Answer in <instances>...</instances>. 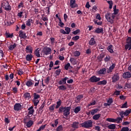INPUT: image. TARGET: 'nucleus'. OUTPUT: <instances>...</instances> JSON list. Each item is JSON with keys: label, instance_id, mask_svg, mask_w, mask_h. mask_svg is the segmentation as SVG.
<instances>
[{"label": "nucleus", "instance_id": "obj_1", "mask_svg": "<svg viewBox=\"0 0 131 131\" xmlns=\"http://www.w3.org/2000/svg\"><path fill=\"white\" fill-rule=\"evenodd\" d=\"M70 110L71 107L70 106H60L58 110V113H63L65 117H68L70 114Z\"/></svg>", "mask_w": 131, "mask_h": 131}, {"label": "nucleus", "instance_id": "obj_2", "mask_svg": "<svg viewBox=\"0 0 131 131\" xmlns=\"http://www.w3.org/2000/svg\"><path fill=\"white\" fill-rule=\"evenodd\" d=\"M2 7L5 9V11H11L12 7L9 4V1L3 0L2 2Z\"/></svg>", "mask_w": 131, "mask_h": 131}, {"label": "nucleus", "instance_id": "obj_3", "mask_svg": "<svg viewBox=\"0 0 131 131\" xmlns=\"http://www.w3.org/2000/svg\"><path fill=\"white\" fill-rule=\"evenodd\" d=\"M81 125L82 127H84V128H91V127H93V121L89 120L82 123Z\"/></svg>", "mask_w": 131, "mask_h": 131}, {"label": "nucleus", "instance_id": "obj_4", "mask_svg": "<svg viewBox=\"0 0 131 131\" xmlns=\"http://www.w3.org/2000/svg\"><path fill=\"white\" fill-rule=\"evenodd\" d=\"M126 43L127 44L125 45V49L130 51L131 50V37H127Z\"/></svg>", "mask_w": 131, "mask_h": 131}, {"label": "nucleus", "instance_id": "obj_5", "mask_svg": "<svg viewBox=\"0 0 131 131\" xmlns=\"http://www.w3.org/2000/svg\"><path fill=\"white\" fill-rule=\"evenodd\" d=\"M101 80V78L97 77V76L94 75L92 76L90 79L89 81L90 82H92L93 83H95L96 82H99Z\"/></svg>", "mask_w": 131, "mask_h": 131}, {"label": "nucleus", "instance_id": "obj_6", "mask_svg": "<svg viewBox=\"0 0 131 131\" xmlns=\"http://www.w3.org/2000/svg\"><path fill=\"white\" fill-rule=\"evenodd\" d=\"M120 119V117H119L116 119L108 118L106 119V121H108L109 122H114L115 123H120L121 122H119Z\"/></svg>", "mask_w": 131, "mask_h": 131}, {"label": "nucleus", "instance_id": "obj_7", "mask_svg": "<svg viewBox=\"0 0 131 131\" xmlns=\"http://www.w3.org/2000/svg\"><path fill=\"white\" fill-rule=\"evenodd\" d=\"M112 82L115 83L116 81L119 80V74L116 73L114 74V76L112 77Z\"/></svg>", "mask_w": 131, "mask_h": 131}, {"label": "nucleus", "instance_id": "obj_8", "mask_svg": "<svg viewBox=\"0 0 131 131\" xmlns=\"http://www.w3.org/2000/svg\"><path fill=\"white\" fill-rule=\"evenodd\" d=\"M43 50L46 56L48 55H50V54H52V49H51L50 48L45 47L44 48Z\"/></svg>", "mask_w": 131, "mask_h": 131}, {"label": "nucleus", "instance_id": "obj_9", "mask_svg": "<svg viewBox=\"0 0 131 131\" xmlns=\"http://www.w3.org/2000/svg\"><path fill=\"white\" fill-rule=\"evenodd\" d=\"M69 79V78H68L67 77H65L63 78H61V80L59 81L58 84H59V85L66 84V81H67V79Z\"/></svg>", "mask_w": 131, "mask_h": 131}, {"label": "nucleus", "instance_id": "obj_10", "mask_svg": "<svg viewBox=\"0 0 131 131\" xmlns=\"http://www.w3.org/2000/svg\"><path fill=\"white\" fill-rule=\"evenodd\" d=\"M14 109L15 111H19L22 109V105L20 103H15L14 105Z\"/></svg>", "mask_w": 131, "mask_h": 131}, {"label": "nucleus", "instance_id": "obj_11", "mask_svg": "<svg viewBox=\"0 0 131 131\" xmlns=\"http://www.w3.org/2000/svg\"><path fill=\"white\" fill-rule=\"evenodd\" d=\"M34 84V81L31 79H30L26 82V85L28 86V88H31L32 85Z\"/></svg>", "mask_w": 131, "mask_h": 131}, {"label": "nucleus", "instance_id": "obj_12", "mask_svg": "<svg viewBox=\"0 0 131 131\" xmlns=\"http://www.w3.org/2000/svg\"><path fill=\"white\" fill-rule=\"evenodd\" d=\"M32 47L31 46H27L26 48V51L27 54H32Z\"/></svg>", "mask_w": 131, "mask_h": 131}, {"label": "nucleus", "instance_id": "obj_13", "mask_svg": "<svg viewBox=\"0 0 131 131\" xmlns=\"http://www.w3.org/2000/svg\"><path fill=\"white\" fill-rule=\"evenodd\" d=\"M70 7L72 9L74 8H77V4L75 3V0H71L70 1Z\"/></svg>", "mask_w": 131, "mask_h": 131}, {"label": "nucleus", "instance_id": "obj_14", "mask_svg": "<svg viewBox=\"0 0 131 131\" xmlns=\"http://www.w3.org/2000/svg\"><path fill=\"white\" fill-rule=\"evenodd\" d=\"M131 77V74L129 72H127L126 73H124L123 74V77L126 79V78H129Z\"/></svg>", "mask_w": 131, "mask_h": 131}, {"label": "nucleus", "instance_id": "obj_15", "mask_svg": "<svg viewBox=\"0 0 131 131\" xmlns=\"http://www.w3.org/2000/svg\"><path fill=\"white\" fill-rule=\"evenodd\" d=\"M30 117H31V116L28 115L24 118V123H25V124H26V122H28V121L31 120V118Z\"/></svg>", "mask_w": 131, "mask_h": 131}, {"label": "nucleus", "instance_id": "obj_16", "mask_svg": "<svg viewBox=\"0 0 131 131\" xmlns=\"http://www.w3.org/2000/svg\"><path fill=\"white\" fill-rule=\"evenodd\" d=\"M73 128H78L79 127V122H74L72 124Z\"/></svg>", "mask_w": 131, "mask_h": 131}, {"label": "nucleus", "instance_id": "obj_17", "mask_svg": "<svg viewBox=\"0 0 131 131\" xmlns=\"http://www.w3.org/2000/svg\"><path fill=\"white\" fill-rule=\"evenodd\" d=\"M105 18L108 22H111L112 21V19H111V14L110 13H107L105 14Z\"/></svg>", "mask_w": 131, "mask_h": 131}, {"label": "nucleus", "instance_id": "obj_18", "mask_svg": "<svg viewBox=\"0 0 131 131\" xmlns=\"http://www.w3.org/2000/svg\"><path fill=\"white\" fill-rule=\"evenodd\" d=\"M26 124L27 127H31V126H32V125H33V121L31 120L28 121V122H26Z\"/></svg>", "mask_w": 131, "mask_h": 131}, {"label": "nucleus", "instance_id": "obj_19", "mask_svg": "<svg viewBox=\"0 0 131 131\" xmlns=\"http://www.w3.org/2000/svg\"><path fill=\"white\" fill-rule=\"evenodd\" d=\"M28 110L29 111V113L28 115H32L33 113L34 112V110H33V106L30 107Z\"/></svg>", "mask_w": 131, "mask_h": 131}, {"label": "nucleus", "instance_id": "obj_20", "mask_svg": "<svg viewBox=\"0 0 131 131\" xmlns=\"http://www.w3.org/2000/svg\"><path fill=\"white\" fill-rule=\"evenodd\" d=\"M100 117H101V114H96L94 115L92 118L94 119V120H99L100 119Z\"/></svg>", "mask_w": 131, "mask_h": 131}, {"label": "nucleus", "instance_id": "obj_21", "mask_svg": "<svg viewBox=\"0 0 131 131\" xmlns=\"http://www.w3.org/2000/svg\"><path fill=\"white\" fill-rule=\"evenodd\" d=\"M32 58H33L32 54H27L26 57V60L27 61H31L32 60Z\"/></svg>", "mask_w": 131, "mask_h": 131}, {"label": "nucleus", "instance_id": "obj_22", "mask_svg": "<svg viewBox=\"0 0 131 131\" xmlns=\"http://www.w3.org/2000/svg\"><path fill=\"white\" fill-rule=\"evenodd\" d=\"M33 19L32 18H29L28 19V20L26 21V25L27 26L30 27L31 26V23H33Z\"/></svg>", "mask_w": 131, "mask_h": 131}, {"label": "nucleus", "instance_id": "obj_23", "mask_svg": "<svg viewBox=\"0 0 131 131\" xmlns=\"http://www.w3.org/2000/svg\"><path fill=\"white\" fill-rule=\"evenodd\" d=\"M113 47V45H110L109 46L107 47V51L111 53V54H113L114 53V51H113V49H112V48Z\"/></svg>", "mask_w": 131, "mask_h": 131}, {"label": "nucleus", "instance_id": "obj_24", "mask_svg": "<svg viewBox=\"0 0 131 131\" xmlns=\"http://www.w3.org/2000/svg\"><path fill=\"white\" fill-rule=\"evenodd\" d=\"M106 68H104L98 71V73L99 74H106Z\"/></svg>", "mask_w": 131, "mask_h": 131}, {"label": "nucleus", "instance_id": "obj_25", "mask_svg": "<svg viewBox=\"0 0 131 131\" xmlns=\"http://www.w3.org/2000/svg\"><path fill=\"white\" fill-rule=\"evenodd\" d=\"M97 84L98 85H105V84H107V81L106 80H103L102 81H99V82H98Z\"/></svg>", "mask_w": 131, "mask_h": 131}, {"label": "nucleus", "instance_id": "obj_26", "mask_svg": "<svg viewBox=\"0 0 131 131\" xmlns=\"http://www.w3.org/2000/svg\"><path fill=\"white\" fill-rule=\"evenodd\" d=\"M107 128L109 129H115L116 128V124H112L107 126Z\"/></svg>", "mask_w": 131, "mask_h": 131}, {"label": "nucleus", "instance_id": "obj_27", "mask_svg": "<svg viewBox=\"0 0 131 131\" xmlns=\"http://www.w3.org/2000/svg\"><path fill=\"white\" fill-rule=\"evenodd\" d=\"M131 113V108H128L126 110L125 112H124V116H128Z\"/></svg>", "mask_w": 131, "mask_h": 131}, {"label": "nucleus", "instance_id": "obj_28", "mask_svg": "<svg viewBox=\"0 0 131 131\" xmlns=\"http://www.w3.org/2000/svg\"><path fill=\"white\" fill-rule=\"evenodd\" d=\"M100 110L99 108H95L91 111V115H94V114H96V113H98Z\"/></svg>", "mask_w": 131, "mask_h": 131}, {"label": "nucleus", "instance_id": "obj_29", "mask_svg": "<svg viewBox=\"0 0 131 131\" xmlns=\"http://www.w3.org/2000/svg\"><path fill=\"white\" fill-rule=\"evenodd\" d=\"M16 47H17V44H16V43H14L13 45H10L8 47V49L10 51H13V50H14Z\"/></svg>", "mask_w": 131, "mask_h": 131}, {"label": "nucleus", "instance_id": "obj_30", "mask_svg": "<svg viewBox=\"0 0 131 131\" xmlns=\"http://www.w3.org/2000/svg\"><path fill=\"white\" fill-rule=\"evenodd\" d=\"M119 115L121 116V117H120V119L119 120V122H121V121H122V119L123 118V117H124V111H122L121 112H120Z\"/></svg>", "mask_w": 131, "mask_h": 131}, {"label": "nucleus", "instance_id": "obj_31", "mask_svg": "<svg viewBox=\"0 0 131 131\" xmlns=\"http://www.w3.org/2000/svg\"><path fill=\"white\" fill-rule=\"evenodd\" d=\"M82 98H83V95L82 94H80L77 96L76 97V99L77 100V103H79V102H80V100H81V99H82Z\"/></svg>", "mask_w": 131, "mask_h": 131}, {"label": "nucleus", "instance_id": "obj_32", "mask_svg": "<svg viewBox=\"0 0 131 131\" xmlns=\"http://www.w3.org/2000/svg\"><path fill=\"white\" fill-rule=\"evenodd\" d=\"M96 43V41L95 40L94 38H91L90 41H89V45L90 46H94Z\"/></svg>", "mask_w": 131, "mask_h": 131}, {"label": "nucleus", "instance_id": "obj_33", "mask_svg": "<svg viewBox=\"0 0 131 131\" xmlns=\"http://www.w3.org/2000/svg\"><path fill=\"white\" fill-rule=\"evenodd\" d=\"M70 62L72 65H76L77 64V61L75 60V59L73 58H71L70 59Z\"/></svg>", "mask_w": 131, "mask_h": 131}, {"label": "nucleus", "instance_id": "obj_34", "mask_svg": "<svg viewBox=\"0 0 131 131\" xmlns=\"http://www.w3.org/2000/svg\"><path fill=\"white\" fill-rule=\"evenodd\" d=\"M61 104H62V100H61L60 99H58V101L56 102V106L55 107L56 109H58V108H59Z\"/></svg>", "mask_w": 131, "mask_h": 131}, {"label": "nucleus", "instance_id": "obj_35", "mask_svg": "<svg viewBox=\"0 0 131 131\" xmlns=\"http://www.w3.org/2000/svg\"><path fill=\"white\" fill-rule=\"evenodd\" d=\"M34 54H35V56L36 57H37V58H40V53L39 50H38V49H36L35 51Z\"/></svg>", "mask_w": 131, "mask_h": 131}, {"label": "nucleus", "instance_id": "obj_36", "mask_svg": "<svg viewBox=\"0 0 131 131\" xmlns=\"http://www.w3.org/2000/svg\"><path fill=\"white\" fill-rule=\"evenodd\" d=\"M81 110V108H80V106H77L75 107V108L74 110V113H76V114H77L79 111Z\"/></svg>", "mask_w": 131, "mask_h": 131}, {"label": "nucleus", "instance_id": "obj_37", "mask_svg": "<svg viewBox=\"0 0 131 131\" xmlns=\"http://www.w3.org/2000/svg\"><path fill=\"white\" fill-rule=\"evenodd\" d=\"M24 96L25 99H30V98H31V97H30V93L28 92L25 93V94H24Z\"/></svg>", "mask_w": 131, "mask_h": 131}, {"label": "nucleus", "instance_id": "obj_38", "mask_svg": "<svg viewBox=\"0 0 131 131\" xmlns=\"http://www.w3.org/2000/svg\"><path fill=\"white\" fill-rule=\"evenodd\" d=\"M96 33H103V28L100 29V28H96L95 30Z\"/></svg>", "mask_w": 131, "mask_h": 131}, {"label": "nucleus", "instance_id": "obj_39", "mask_svg": "<svg viewBox=\"0 0 131 131\" xmlns=\"http://www.w3.org/2000/svg\"><path fill=\"white\" fill-rule=\"evenodd\" d=\"M17 8L18 9H21V8H24V2L21 1V2H20L17 6Z\"/></svg>", "mask_w": 131, "mask_h": 131}, {"label": "nucleus", "instance_id": "obj_40", "mask_svg": "<svg viewBox=\"0 0 131 131\" xmlns=\"http://www.w3.org/2000/svg\"><path fill=\"white\" fill-rule=\"evenodd\" d=\"M58 88L61 91H66V90H67L66 86H65L64 85H61L60 86H59Z\"/></svg>", "mask_w": 131, "mask_h": 131}, {"label": "nucleus", "instance_id": "obj_41", "mask_svg": "<svg viewBox=\"0 0 131 131\" xmlns=\"http://www.w3.org/2000/svg\"><path fill=\"white\" fill-rule=\"evenodd\" d=\"M104 58H105V55L104 54H100L99 56H98L97 57V59L98 60H99V61H102L103 60H102V59H104Z\"/></svg>", "mask_w": 131, "mask_h": 131}, {"label": "nucleus", "instance_id": "obj_42", "mask_svg": "<svg viewBox=\"0 0 131 131\" xmlns=\"http://www.w3.org/2000/svg\"><path fill=\"white\" fill-rule=\"evenodd\" d=\"M34 99L37 100V99H39L40 98V95L39 94H36V93H34Z\"/></svg>", "mask_w": 131, "mask_h": 131}, {"label": "nucleus", "instance_id": "obj_43", "mask_svg": "<svg viewBox=\"0 0 131 131\" xmlns=\"http://www.w3.org/2000/svg\"><path fill=\"white\" fill-rule=\"evenodd\" d=\"M19 36L20 37V38H24V32H23V31L20 30L19 31Z\"/></svg>", "mask_w": 131, "mask_h": 131}, {"label": "nucleus", "instance_id": "obj_44", "mask_svg": "<svg viewBox=\"0 0 131 131\" xmlns=\"http://www.w3.org/2000/svg\"><path fill=\"white\" fill-rule=\"evenodd\" d=\"M5 35H6V37L10 38H12L13 36V34H10L9 33H8L7 32H6V33H5Z\"/></svg>", "mask_w": 131, "mask_h": 131}, {"label": "nucleus", "instance_id": "obj_45", "mask_svg": "<svg viewBox=\"0 0 131 131\" xmlns=\"http://www.w3.org/2000/svg\"><path fill=\"white\" fill-rule=\"evenodd\" d=\"M33 102L34 106H37V104L39 103V100L38 99H33Z\"/></svg>", "mask_w": 131, "mask_h": 131}, {"label": "nucleus", "instance_id": "obj_46", "mask_svg": "<svg viewBox=\"0 0 131 131\" xmlns=\"http://www.w3.org/2000/svg\"><path fill=\"white\" fill-rule=\"evenodd\" d=\"M107 3L110 5L109 9H112V7L113 6V2L112 1H107Z\"/></svg>", "mask_w": 131, "mask_h": 131}, {"label": "nucleus", "instance_id": "obj_47", "mask_svg": "<svg viewBox=\"0 0 131 131\" xmlns=\"http://www.w3.org/2000/svg\"><path fill=\"white\" fill-rule=\"evenodd\" d=\"M74 56H75V57H79V56H80V52L78 51H75L74 53Z\"/></svg>", "mask_w": 131, "mask_h": 131}, {"label": "nucleus", "instance_id": "obj_48", "mask_svg": "<svg viewBox=\"0 0 131 131\" xmlns=\"http://www.w3.org/2000/svg\"><path fill=\"white\" fill-rule=\"evenodd\" d=\"M56 104H52L51 106H50L49 107V110L50 111H52V112H53V111H54L55 110V106Z\"/></svg>", "mask_w": 131, "mask_h": 131}, {"label": "nucleus", "instance_id": "obj_49", "mask_svg": "<svg viewBox=\"0 0 131 131\" xmlns=\"http://www.w3.org/2000/svg\"><path fill=\"white\" fill-rule=\"evenodd\" d=\"M110 56L109 55H107L104 59V62H109V61H110Z\"/></svg>", "mask_w": 131, "mask_h": 131}, {"label": "nucleus", "instance_id": "obj_50", "mask_svg": "<svg viewBox=\"0 0 131 131\" xmlns=\"http://www.w3.org/2000/svg\"><path fill=\"white\" fill-rule=\"evenodd\" d=\"M128 107V106L127 105V102L126 101L124 104H122L121 108H127Z\"/></svg>", "mask_w": 131, "mask_h": 131}, {"label": "nucleus", "instance_id": "obj_51", "mask_svg": "<svg viewBox=\"0 0 131 131\" xmlns=\"http://www.w3.org/2000/svg\"><path fill=\"white\" fill-rule=\"evenodd\" d=\"M65 30L66 31V34H69L70 33V31H71V30L69 27H66Z\"/></svg>", "mask_w": 131, "mask_h": 131}, {"label": "nucleus", "instance_id": "obj_52", "mask_svg": "<svg viewBox=\"0 0 131 131\" xmlns=\"http://www.w3.org/2000/svg\"><path fill=\"white\" fill-rule=\"evenodd\" d=\"M116 65V64H115V63H113L112 65L110 67L109 69L112 72L113 71V69L115 68Z\"/></svg>", "mask_w": 131, "mask_h": 131}, {"label": "nucleus", "instance_id": "obj_53", "mask_svg": "<svg viewBox=\"0 0 131 131\" xmlns=\"http://www.w3.org/2000/svg\"><path fill=\"white\" fill-rule=\"evenodd\" d=\"M129 128H128V127L124 126L123 127L120 131H129Z\"/></svg>", "mask_w": 131, "mask_h": 131}, {"label": "nucleus", "instance_id": "obj_54", "mask_svg": "<svg viewBox=\"0 0 131 131\" xmlns=\"http://www.w3.org/2000/svg\"><path fill=\"white\" fill-rule=\"evenodd\" d=\"M55 74H56L57 76H59L60 75V73H61V70L60 69H58L55 72Z\"/></svg>", "mask_w": 131, "mask_h": 131}, {"label": "nucleus", "instance_id": "obj_55", "mask_svg": "<svg viewBox=\"0 0 131 131\" xmlns=\"http://www.w3.org/2000/svg\"><path fill=\"white\" fill-rule=\"evenodd\" d=\"M12 91L14 94H17V93H18V89L17 88V87H14L12 89Z\"/></svg>", "mask_w": 131, "mask_h": 131}, {"label": "nucleus", "instance_id": "obj_56", "mask_svg": "<svg viewBox=\"0 0 131 131\" xmlns=\"http://www.w3.org/2000/svg\"><path fill=\"white\" fill-rule=\"evenodd\" d=\"M63 127L62 126V125H60L57 127L56 128V131H61L62 130Z\"/></svg>", "mask_w": 131, "mask_h": 131}, {"label": "nucleus", "instance_id": "obj_57", "mask_svg": "<svg viewBox=\"0 0 131 131\" xmlns=\"http://www.w3.org/2000/svg\"><path fill=\"white\" fill-rule=\"evenodd\" d=\"M79 32H80V30L77 29L76 30L74 31L73 32V34H75V35H76V34H77L78 33H79Z\"/></svg>", "mask_w": 131, "mask_h": 131}, {"label": "nucleus", "instance_id": "obj_58", "mask_svg": "<svg viewBox=\"0 0 131 131\" xmlns=\"http://www.w3.org/2000/svg\"><path fill=\"white\" fill-rule=\"evenodd\" d=\"M69 67H70V63H68L64 66V69L66 70H68Z\"/></svg>", "mask_w": 131, "mask_h": 131}, {"label": "nucleus", "instance_id": "obj_59", "mask_svg": "<svg viewBox=\"0 0 131 131\" xmlns=\"http://www.w3.org/2000/svg\"><path fill=\"white\" fill-rule=\"evenodd\" d=\"M50 77H48L45 80V82L46 83V84H48L50 82Z\"/></svg>", "mask_w": 131, "mask_h": 131}, {"label": "nucleus", "instance_id": "obj_60", "mask_svg": "<svg viewBox=\"0 0 131 131\" xmlns=\"http://www.w3.org/2000/svg\"><path fill=\"white\" fill-rule=\"evenodd\" d=\"M107 103L108 104H110V105H111L112 104V103H113V99L112 98H110L108 100H107Z\"/></svg>", "mask_w": 131, "mask_h": 131}, {"label": "nucleus", "instance_id": "obj_61", "mask_svg": "<svg viewBox=\"0 0 131 131\" xmlns=\"http://www.w3.org/2000/svg\"><path fill=\"white\" fill-rule=\"evenodd\" d=\"M24 72H23V71H22V70L20 69L19 70H18V72H17V74L18 75H22V74H23Z\"/></svg>", "mask_w": 131, "mask_h": 131}, {"label": "nucleus", "instance_id": "obj_62", "mask_svg": "<svg viewBox=\"0 0 131 131\" xmlns=\"http://www.w3.org/2000/svg\"><path fill=\"white\" fill-rule=\"evenodd\" d=\"M96 102L95 101V100H93L92 102H91L89 104V106H93L94 105H96Z\"/></svg>", "mask_w": 131, "mask_h": 131}, {"label": "nucleus", "instance_id": "obj_63", "mask_svg": "<svg viewBox=\"0 0 131 131\" xmlns=\"http://www.w3.org/2000/svg\"><path fill=\"white\" fill-rule=\"evenodd\" d=\"M114 94L116 96H119V95H120V91L116 90V91H115Z\"/></svg>", "mask_w": 131, "mask_h": 131}, {"label": "nucleus", "instance_id": "obj_64", "mask_svg": "<svg viewBox=\"0 0 131 131\" xmlns=\"http://www.w3.org/2000/svg\"><path fill=\"white\" fill-rule=\"evenodd\" d=\"M79 38V36H75L74 37H73L72 39L73 40H78V39Z\"/></svg>", "mask_w": 131, "mask_h": 131}]
</instances>
